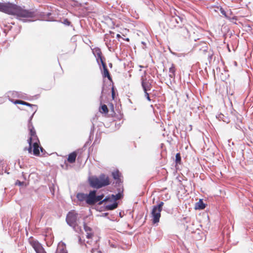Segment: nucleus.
<instances>
[{"label": "nucleus", "mask_w": 253, "mask_h": 253, "mask_svg": "<svg viewBox=\"0 0 253 253\" xmlns=\"http://www.w3.org/2000/svg\"><path fill=\"white\" fill-rule=\"evenodd\" d=\"M33 116H34V114H32V117H31V118H30V120L31 119V118H32V117H33Z\"/></svg>", "instance_id": "obj_35"}, {"label": "nucleus", "mask_w": 253, "mask_h": 253, "mask_svg": "<svg viewBox=\"0 0 253 253\" xmlns=\"http://www.w3.org/2000/svg\"><path fill=\"white\" fill-rule=\"evenodd\" d=\"M77 198L80 202H83L86 200L87 195L82 193H79L77 195Z\"/></svg>", "instance_id": "obj_18"}, {"label": "nucleus", "mask_w": 253, "mask_h": 253, "mask_svg": "<svg viewBox=\"0 0 253 253\" xmlns=\"http://www.w3.org/2000/svg\"><path fill=\"white\" fill-rule=\"evenodd\" d=\"M96 191H91L88 195H87L86 203L88 205H92L95 203Z\"/></svg>", "instance_id": "obj_12"}, {"label": "nucleus", "mask_w": 253, "mask_h": 253, "mask_svg": "<svg viewBox=\"0 0 253 253\" xmlns=\"http://www.w3.org/2000/svg\"><path fill=\"white\" fill-rule=\"evenodd\" d=\"M164 204V202H161L158 205L153 206L151 213L153 224H156L159 222L161 217V212Z\"/></svg>", "instance_id": "obj_7"}, {"label": "nucleus", "mask_w": 253, "mask_h": 253, "mask_svg": "<svg viewBox=\"0 0 253 253\" xmlns=\"http://www.w3.org/2000/svg\"><path fill=\"white\" fill-rule=\"evenodd\" d=\"M216 118H217L219 121L222 120V121L226 122L227 123L230 122L229 119L228 117L225 116L224 114L222 113H219V114L216 115Z\"/></svg>", "instance_id": "obj_15"}, {"label": "nucleus", "mask_w": 253, "mask_h": 253, "mask_svg": "<svg viewBox=\"0 0 253 253\" xmlns=\"http://www.w3.org/2000/svg\"><path fill=\"white\" fill-rule=\"evenodd\" d=\"M77 157V153L76 152H73L68 155V161L70 163H73L75 162Z\"/></svg>", "instance_id": "obj_16"}, {"label": "nucleus", "mask_w": 253, "mask_h": 253, "mask_svg": "<svg viewBox=\"0 0 253 253\" xmlns=\"http://www.w3.org/2000/svg\"><path fill=\"white\" fill-rule=\"evenodd\" d=\"M206 207L205 205L204 204L202 200H200L199 202H198L196 204V209L203 210L205 209Z\"/></svg>", "instance_id": "obj_20"}, {"label": "nucleus", "mask_w": 253, "mask_h": 253, "mask_svg": "<svg viewBox=\"0 0 253 253\" xmlns=\"http://www.w3.org/2000/svg\"><path fill=\"white\" fill-rule=\"evenodd\" d=\"M117 37L118 38H119V37H120V35L119 34H117Z\"/></svg>", "instance_id": "obj_33"}, {"label": "nucleus", "mask_w": 253, "mask_h": 253, "mask_svg": "<svg viewBox=\"0 0 253 253\" xmlns=\"http://www.w3.org/2000/svg\"><path fill=\"white\" fill-rule=\"evenodd\" d=\"M145 92V96L146 97L147 99L148 100H150V97L149 96L148 93H147V91H146V92Z\"/></svg>", "instance_id": "obj_27"}, {"label": "nucleus", "mask_w": 253, "mask_h": 253, "mask_svg": "<svg viewBox=\"0 0 253 253\" xmlns=\"http://www.w3.org/2000/svg\"><path fill=\"white\" fill-rule=\"evenodd\" d=\"M175 68L173 64L171 65V66L169 69V77L170 78L174 79L175 78Z\"/></svg>", "instance_id": "obj_19"}, {"label": "nucleus", "mask_w": 253, "mask_h": 253, "mask_svg": "<svg viewBox=\"0 0 253 253\" xmlns=\"http://www.w3.org/2000/svg\"><path fill=\"white\" fill-rule=\"evenodd\" d=\"M107 214H108V213H105V215H107Z\"/></svg>", "instance_id": "obj_36"}, {"label": "nucleus", "mask_w": 253, "mask_h": 253, "mask_svg": "<svg viewBox=\"0 0 253 253\" xmlns=\"http://www.w3.org/2000/svg\"><path fill=\"white\" fill-rule=\"evenodd\" d=\"M19 109H21V110H25V108H19Z\"/></svg>", "instance_id": "obj_34"}, {"label": "nucleus", "mask_w": 253, "mask_h": 253, "mask_svg": "<svg viewBox=\"0 0 253 253\" xmlns=\"http://www.w3.org/2000/svg\"><path fill=\"white\" fill-rule=\"evenodd\" d=\"M175 158H176V162L177 163H178L180 162L181 161V156H180V155L179 153H177L176 154V156H175Z\"/></svg>", "instance_id": "obj_23"}, {"label": "nucleus", "mask_w": 253, "mask_h": 253, "mask_svg": "<svg viewBox=\"0 0 253 253\" xmlns=\"http://www.w3.org/2000/svg\"><path fill=\"white\" fill-rule=\"evenodd\" d=\"M96 55H97V60L100 59L103 68V76L105 77H107L108 79L110 80L111 77L109 75V72L107 69L105 63L103 62L102 59L101 58V52L99 49H97L95 50Z\"/></svg>", "instance_id": "obj_10"}, {"label": "nucleus", "mask_w": 253, "mask_h": 253, "mask_svg": "<svg viewBox=\"0 0 253 253\" xmlns=\"http://www.w3.org/2000/svg\"><path fill=\"white\" fill-rule=\"evenodd\" d=\"M22 177L24 180L26 179V177H25V175L24 174L23 172L22 173Z\"/></svg>", "instance_id": "obj_30"}, {"label": "nucleus", "mask_w": 253, "mask_h": 253, "mask_svg": "<svg viewBox=\"0 0 253 253\" xmlns=\"http://www.w3.org/2000/svg\"><path fill=\"white\" fill-rule=\"evenodd\" d=\"M140 68H142L143 67L142 66H139Z\"/></svg>", "instance_id": "obj_38"}, {"label": "nucleus", "mask_w": 253, "mask_h": 253, "mask_svg": "<svg viewBox=\"0 0 253 253\" xmlns=\"http://www.w3.org/2000/svg\"><path fill=\"white\" fill-rule=\"evenodd\" d=\"M112 176L114 179L119 180L120 179V173L118 170L112 172Z\"/></svg>", "instance_id": "obj_21"}, {"label": "nucleus", "mask_w": 253, "mask_h": 253, "mask_svg": "<svg viewBox=\"0 0 253 253\" xmlns=\"http://www.w3.org/2000/svg\"><path fill=\"white\" fill-rule=\"evenodd\" d=\"M112 95L113 98H114V95H115V91H114V89L113 87L112 89Z\"/></svg>", "instance_id": "obj_28"}, {"label": "nucleus", "mask_w": 253, "mask_h": 253, "mask_svg": "<svg viewBox=\"0 0 253 253\" xmlns=\"http://www.w3.org/2000/svg\"><path fill=\"white\" fill-rule=\"evenodd\" d=\"M15 184L16 185H18L19 186H23V185L26 186V183L25 182L21 181H20L19 180H17L16 181Z\"/></svg>", "instance_id": "obj_22"}, {"label": "nucleus", "mask_w": 253, "mask_h": 253, "mask_svg": "<svg viewBox=\"0 0 253 253\" xmlns=\"http://www.w3.org/2000/svg\"><path fill=\"white\" fill-rule=\"evenodd\" d=\"M103 117H108L111 116L113 121L117 120H121L123 118V114L121 112H100Z\"/></svg>", "instance_id": "obj_9"}, {"label": "nucleus", "mask_w": 253, "mask_h": 253, "mask_svg": "<svg viewBox=\"0 0 253 253\" xmlns=\"http://www.w3.org/2000/svg\"><path fill=\"white\" fill-rule=\"evenodd\" d=\"M175 20L176 22H177V23H179V21H178V19L177 18H175Z\"/></svg>", "instance_id": "obj_31"}, {"label": "nucleus", "mask_w": 253, "mask_h": 253, "mask_svg": "<svg viewBox=\"0 0 253 253\" xmlns=\"http://www.w3.org/2000/svg\"><path fill=\"white\" fill-rule=\"evenodd\" d=\"M126 40L128 41L129 40V39L127 38L126 39Z\"/></svg>", "instance_id": "obj_37"}, {"label": "nucleus", "mask_w": 253, "mask_h": 253, "mask_svg": "<svg viewBox=\"0 0 253 253\" xmlns=\"http://www.w3.org/2000/svg\"><path fill=\"white\" fill-rule=\"evenodd\" d=\"M144 76H141V85L144 92L150 90L151 84L146 77V71L144 73Z\"/></svg>", "instance_id": "obj_11"}, {"label": "nucleus", "mask_w": 253, "mask_h": 253, "mask_svg": "<svg viewBox=\"0 0 253 253\" xmlns=\"http://www.w3.org/2000/svg\"><path fill=\"white\" fill-rule=\"evenodd\" d=\"M16 94H17L16 92H9L8 93V96L10 97V95L11 94V96H12L13 97H16Z\"/></svg>", "instance_id": "obj_25"}, {"label": "nucleus", "mask_w": 253, "mask_h": 253, "mask_svg": "<svg viewBox=\"0 0 253 253\" xmlns=\"http://www.w3.org/2000/svg\"><path fill=\"white\" fill-rule=\"evenodd\" d=\"M84 227L85 231L86 233V238L88 240L86 241V245H85L87 248H89V247L88 245H90V246H93V247L91 249V253H95L97 252L98 253H101V251L98 250L99 244L96 240L95 241H92V238L93 236V234L91 232V228L86 225V224L84 223Z\"/></svg>", "instance_id": "obj_4"}, {"label": "nucleus", "mask_w": 253, "mask_h": 253, "mask_svg": "<svg viewBox=\"0 0 253 253\" xmlns=\"http://www.w3.org/2000/svg\"><path fill=\"white\" fill-rule=\"evenodd\" d=\"M88 181L90 185L94 188H100L110 184V182L108 176L104 174H101L98 177L91 176L89 177Z\"/></svg>", "instance_id": "obj_3"}, {"label": "nucleus", "mask_w": 253, "mask_h": 253, "mask_svg": "<svg viewBox=\"0 0 253 253\" xmlns=\"http://www.w3.org/2000/svg\"><path fill=\"white\" fill-rule=\"evenodd\" d=\"M102 111H108L107 106L106 105H103L101 107Z\"/></svg>", "instance_id": "obj_26"}, {"label": "nucleus", "mask_w": 253, "mask_h": 253, "mask_svg": "<svg viewBox=\"0 0 253 253\" xmlns=\"http://www.w3.org/2000/svg\"><path fill=\"white\" fill-rule=\"evenodd\" d=\"M29 129L30 130V137L28 139V142L29 147L28 148V151L29 153H32V146L33 147V154L35 156H38L40 154V151H39V140L36 135V131L33 126H29Z\"/></svg>", "instance_id": "obj_2"}, {"label": "nucleus", "mask_w": 253, "mask_h": 253, "mask_svg": "<svg viewBox=\"0 0 253 253\" xmlns=\"http://www.w3.org/2000/svg\"><path fill=\"white\" fill-rule=\"evenodd\" d=\"M40 148V150L42 152H43V149L42 147H39V149Z\"/></svg>", "instance_id": "obj_29"}, {"label": "nucleus", "mask_w": 253, "mask_h": 253, "mask_svg": "<svg viewBox=\"0 0 253 253\" xmlns=\"http://www.w3.org/2000/svg\"><path fill=\"white\" fill-rule=\"evenodd\" d=\"M177 18L181 21V18L179 16L177 17Z\"/></svg>", "instance_id": "obj_32"}, {"label": "nucleus", "mask_w": 253, "mask_h": 253, "mask_svg": "<svg viewBox=\"0 0 253 253\" xmlns=\"http://www.w3.org/2000/svg\"><path fill=\"white\" fill-rule=\"evenodd\" d=\"M114 202L112 204L108 205L105 206V209L107 211L113 210L116 209L118 207V203L116 202V201H113Z\"/></svg>", "instance_id": "obj_17"}, {"label": "nucleus", "mask_w": 253, "mask_h": 253, "mask_svg": "<svg viewBox=\"0 0 253 253\" xmlns=\"http://www.w3.org/2000/svg\"><path fill=\"white\" fill-rule=\"evenodd\" d=\"M14 103L15 104H22L23 105L29 106L31 107V109L32 110H34L35 111H37L38 109V107L37 105L31 104H29L28 103H27V102H24L22 100H16L15 101H14Z\"/></svg>", "instance_id": "obj_14"}, {"label": "nucleus", "mask_w": 253, "mask_h": 253, "mask_svg": "<svg viewBox=\"0 0 253 253\" xmlns=\"http://www.w3.org/2000/svg\"><path fill=\"white\" fill-rule=\"evenodd\" d=\"M29 243L36 253H46L42 245L37 240H35L33 238H30L29 239Z\"/></svg>", "instance_id": "obj_8"}, {"label": "nucleus", "mask_w": 253, "mask_h": 253, "mask_svg": "<svg viewBox=\"0 0 253 253\" xmlns=\"http://www.w3.org/2000/svg\"><path fill=\"white\" fill-rule=\"evenodd\" d=\"M56 253H68L66 250V245L63 242H60L59 243Z\"/></svg>", "instance_id": "obj_13"}, {"label": "nucleus", "mask_w": 253, "mask_h": 253, "mask_svg": "<svg viewBox=\"0 0 253 253\" xmlns=\"http://www.w3.org/2000/svg\"><path fill=\"white\" fill-rule=\"evenodd\" d=\"M123 190L119 189V192L116 195L112 194L111 196L106 197L103 200L102 199L104 197V195L99 196L95 195V203L99 202V205H102L104 202H112L113 201H117V200L121 199L123 197Z\"/></svg>", "instance_id": "obj_6"}, {"label": "nucleus", "mask_w": 253, "mask_h": 253, "mask_svg": "<svg viewBox=\"0 0 253 253\" xmlns=\"http://www.w3.org/2000/svg\"><path fill=\"white\" fill-rule=\"evenodd\" d=\"M0 11L15 16L19 19L32 17L34 15V12L10 2H0Z\"/></svg>", "instance_id": "obj_1"}, {"label": "nucleus", "mask_w": 253, "mask_h": 253, "mask_svg": "<svg viewBox=\"0 0 253 253\" xmlns=\"http://www.w3.org/2000/svg\"><path fill=\"white\" fill-rule=\"evenodd\" d=\"M220 11L225 17H227L226 12L222 8H220Z\"/></svg>", "instance_id": "obj_24"}, {"label": "nucleus", "mask_w": 253, "mask_h": 253, "mask_svg": "<svg viewBox=\"0 0 253 253\" xmlns=\"http://www.w3.org/2000/svg\"><path fill=\"white\" fill-rule=\"evenodd\" d=\"M78 216V214L75 211H72L67 214L66 220L67 224L79 233L81 231V227L77 224Z\"/></svg>", "instance_id": "obj_5"}]
</instances>
